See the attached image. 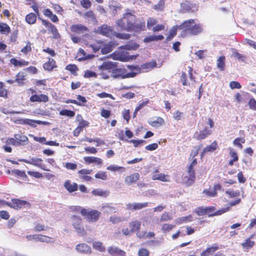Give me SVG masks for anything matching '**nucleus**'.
I'll list each match as a JSON object with an SVG mask.
<instances>
[{
    "mask_svg": "<svg viewBox=\"0 0 256 256\" xmlns=\"http://www.w3.org/2000/svg\"><path fill=\"white\" fill-rule=\"evenodd\" d=\"M128 12L123 14L122 18L118 20L116 22V26L120 30L130 32L132 28L133 24L135 23L136 17L132 12Z\"/></svg>",
    "mask_w": 256,
    "mask_h": 256,
    "instance_id": "obj_1",
    "label": "nucleus"
},
{
    "mask_svg": "<svg viewBox=\"0 0 256 256\" xmlns=\"http://www.w3.org/2000/svg\"><path fill=\"white\" fill-rule=\"evenodd\" d=\"M127 68L130 71V72H126V70L124 68H114L111 72L112 76L114 78H134L140 72V68L138 66L128 65Z\"/></svg>",
    "mask_w": 256,
    "mask_h": 256,
    "instance_id": "obj_2",
    "label": "nucleus"
},
{
    "mask_svg": "<svg viewBox=\"0 0 256 256\" xmlns=\"http://www.w3.org/2000/svg\"><path fill=\"white\" fill-rule=\"evenodd\" d=\"M180 30H182L186 34L196 35L202 31V26L194 22V20L190 19L184 22L179 26Z\"/></svg>",
    "mask_w": 256,
    "mask_h": 256,
    "instance_id": "obj_3",
    "label": "nucleus"
},
{
    "mask_svg": "<svg viewBox=\"0 0 256 256\" xmlns=\"http://www.w3.org/2000/svg\"><path fill=\"white\" fill-rule=\"evenodd\" d=\"M100 212L92 208H84L82 210L81 214L90 222H96L99 219Z\"/></svg>",
    "mask_w": 256,
    "mask_h": 256,
    "instance_id": "obj_4",
    "label": "nucleus"
},
{
    "mask_svg": "<svg viewBox=\"0 0 256 256\" xmlns=\"http://www.w3.org/2000/svg\"><path fill=\"white\" fill-rule=\"evenodd\" d=\"M72 222L78 235L84 236L86 234V232L82 224V218L80 216H73L72 217Z\"/></svg>",
    "mask_w": 256,
    "mask_h": 256,
    "instance_id": "obj_5",
    "label": "nucleus"
},
{
    "mask_svg": "<svg viewBox=\"0 0 256 256\" xmlns=\"http://www.w3.org/2000/svg\"><path fill=\"white\" fill-rule=\"evenodd\" d=\"M30 205L29 202L19 199H12L11 201L7 202V206L15 210L20 209L24 207H28Z\"/></svg>",
    "mask_w": 256,
    "mask_h": 256,
    "instance_id": "obj_6",
    "label": "nucleus"
},
{
    "mask_svg": "<svg viewBox=\"0 0 256 256\" xmlns=\"http://www.w3.org/2000/svg\"><path fill=\"white\" fill-rule=\"evenodd\" d=\"M20 161L24 162L26 163L34 165L37 166L40 169L46 170L50 171V170L46 168V166L42 164V160L38 158H32L29 160L22 159Z\"/></svg>",
    "mask_w": 256,
    "mask_h": 256,
    "instance_id": "obj_7",
    "label": "nucleus"
},
{
    "mask_svg": "<svg viewBox=\"0 0 256 256\" xmlns=\"http://www.w3.org/2000/svg\"><path fill=\"white\" fill-rule=\"evenodd\" d=\"M96 32L98 34H102L107 37H110L114 34L112 27L106 24H104L98 26L96 30Z\"/></svg>",
    "mask_w": 256,
    "mask_h": 256,
    "instance_id": "obj_8",
    "label": "nucleus"
},
{
    "mask_svg": "<svg viewBox=\"0 0 256 256\" xmlns=\"http://www.w3.org/2000/svg\"><path fill=\"white\" fill-rule=\"evenodd\" d=\"M206 213L209 216H219L230 210V207L223 208L222 209L214 212L216 209L213 206L206 207L205 208Z\"/></svg>",
    "mask_w": 256,
    "mask_h": 256,
    "instance_id": "obj_9",
    "label": "nucleus"
},
{
    "mask_svg": "<svg viewBox=\"0 0 256 256\" xmlns=\"http://www.w3.org/2000/svg\"><path fill=\"white\" fill-rule=\"evenodd\" d=\"M194 170H188L187 174L182 178L186 186H190L195 180Z\"/></svg>",
    "mask_w": 256,
    "mask_h": 256,
    "instance_id": "obj_10",
    "label": "nucleus"
},
{
    "mask_svg": "<svg viewBox=\"0 0 256 256\" xmlns=\"http://www.w3.org/2000/svg\"><path fill=\"white\" fill-rule=\"evenodd\" d=\"M148 202H134L126 204V209L130 210H137L148 206Z\"/></svg>",
    "mask_w": 256,
    "mask_h": 256,
    "instance_id": "obj_11",
    "label": "nucleus"
},
{
    "mask_svg": "<svg viewBox=\"0 0 256 256\" xmlns=\"http://www.w3.org/2000/svg\"><path fill=\"white\" fill-rule=\"evenodd\" d=\"M26 238L28 240H34L36 241H40L41 242H50V238L48 236H44V235H37V234H33V235H28L26 236Z\"/></svg>",
    "mask_w": 256,
    "mask_h": 256,
    "instance_id": "obj_12",
    "label": "nucleus"
},
{
    "mask_svg": "<svg viewBox=\"0 0 256 256\" xmlns=\"http://www.w3.org/2000/svg\"><path fill=\"white\" fill-rule=\"evenodd\" d=\"M158 172V170H156L152 173V179L153 180H159L162 182H170V176L164 174H157Z\"/></svg>",
    "mask_w": 256,
    "mask_h": 256,
    "instance_id": "obj_13",
    "label": "nucleus"
},
{
    "mask_svg": "<svg viewBox=\"0 0 256 256\" xmlns=\"http://www.w3.org/2000/svg\"><path fill=\"white\" fill-rule=\"evenodd\" d=\"M30 101L32 102H44L48 101V97L44 94H34L30 97Z\"/></svg>",
    "mask_w": 256,
    "mask_h": 256,
    "instance_id": "obj_14",
    "label": "nucleus"
},
{
    "mask_svg": "<svg viewBox=\"0 0 256 256\" xmlns=\"http://www.w3.org/2000/svg\"><path fill=\"white\" fill-rule=\"evenodd\" d=\"M116 66V62H104L102 64L98 66V70L100 71L112 70Z\"/></svg>",
    "mask_w": 256,
    "mask_h": 256,
    "instance_id": "obj_15",
    "label": "nucleus"
},
{
    "mask_svg": "<svg viewBox=\"0 0 256 256\" xmlns=\"http://www.w3.org/2000/svg\"><path fill=\"white\" fill-rule=\"evenodd\" d=\"M108 253L112 256H126V252L115 246L108 248Z\"/></svg>",
    "mask_w": 256,
    "mask_h": 256,
    "instance_id": "obj_16",
    "label": "nucleus"
},
{
    "mask_svg": "<svg viewBox=\"0 0 256 256\" xmlns=\"http://www.w3.org/2000/svg\"><path fill=\"white\" fill-rule=\"evenodd\" d=\"M140 176L138 173L135 172L130 176H128L124 178V182L127 185H130L132 183L136 182L139 178Z\"/></svg>",
    "mask_w": 256,
    "mask_h": 256,
    "instance_id": "obj_17",
    "label": "nucleus"
},
{
    "mask_svg": "<svg viewBox=\"0 0 256 256\" xmlns=\"http://www.w3.org/2000/svg\"><path fill=\"white\" fill-rule=\"evenodd\" d=\"M76 250L78 252L90 254L91 252V248L86 244H80L76 246Z\"/></svg>",
    "mask_w": 256,
    "mask_h": 256,
    "instance_id": "obj_18",
    "label": "nucleus"
},
{
    "mask_svg": "<svg viewBox=\"0 0 256 256\" xmlns=\"http://www.w3.org/2000/svg\"><path fill=\"white\" fill-rule=\"evenodd\" d=\"M87 30L88 28L82 24H74L71 26L72 32L78 34H82L87 31Z\"/></svg>",
    "mask_w": 256,
    "mask_h": 256,
    "instance_id": "obj_19",
    "label": "nucleus"
},
{
    "mask_svg": "<svg viewBox=\"0 0 256 256\" xmlns=\"http://www.w3.org/2000/svg\"><path fill=\"white\" fill-rule=\"evenodd\" d=\"M157 64L156 61H152L150 62L144 64L142 65L141 68H140V73L141 70H142L143 72H148V70H151L154 68L156 67Z\"/></svg>",
    "mask_w": 256,
    "mask_h": 256,
    "instance_id": "obj_20",
    "label": "nucleus"
},
{
    "mask_svg": "<svg viewBox=\"0 0 256 256\" xmlns=\"http://www.w3.org/2000/svg\"><path fill=\"white\" fill-rule=\"evenodd\" d=\"M64 187L66 190L70 192H72L77 190L78 186V184L75 183H72L70 180H67L64 184Z\"/></svg>",
    "mask_w": 256,
    "mask_h": 256,
    "instance_id": "obj_21",
    "label": "nucleus"
},
{
    "mask_svg": "<svg viewBox=\"0 0 256 256\" xmlns=\"http://www.w3.org/2000/svg\"><path fill=\"white\" fill-rule=\"evenodd\" d=\"M210 134V130L207 128H204L202 130L196 132L194 134V138L198 140L205 138Z\"/></svg>",
    "mask_w": 256,
    "mask_h": 256,
    "instance_id": "obj_22",
    "label": "nucleus"
},
{
    "mask_svg": "<svg viewBox=\"0 0 256 256\" xmlns=\"http://www.w3.org/2000/svg\"><path fill=\"white\" fill-rule=\"evenodd\" d=\"M92 193L96 196H101L102 197H107L110 194V191L108 190H102L100 188H97L94 190Z\"/></svg>",
    "mask_w": 256,
    "mask_h": 256,
    "instance_id": "obj_23",
    "label": "nucleus"
},
{
    "mask_svg": "<svg viewBox=\"0 0 256 256\" xmlns=\"http://www.w3.org/2000/svg\"><path fill=\"white\" fill-rule=\"evenodd\" d=\"M218 147V144L216 142H212L210 146L206 147L203 150L201 154V158H202L203 155L205 154L208 152H212L215 150Z\"/></svg>",
    "mask_w": 256,
    "mask_h": 256,
    "instance_id": "obj_24",
    "label": "nucleus"
},
{
    "mask_svg": "<svg viewBox=\"0 0 256 256\" xmlns=\"http://www.w3.org/2000/svg\"><path fill=\"white\" fill-rule=\"evenodd\" d=\"M84 160L86 162L91 164L96 163L98 164H102V160L101 158L94 157V156H85Z\"/></svg>",
    "mask_w": 256,
    "mask_h": 256,
    "instance_id": "obj_25",
    "label": "nucleus"
},
{
    "mask_svg": "<svg viewBox=\"0 0 256 256\" xmlns=\"http://www.w3.org/2000/svg\"><path fill=\"white\" fill-rule=\"evenodd\" d=\"M145 28V22L144 21L140 22L138 23H134L133 24L132 28L130 32H137L144 30Z\"/></svg>",
    "mask_w": 256,
    "mask_h": 256,
    "instance_id": "obj_26",
    "label": "nucleus"
},
{
    "mask_svg": "<svg viewBox=\"0 0 256 256\" xmlns=\"http://www.w3.org/2000/svg\"><path fill=\"white\" fill-rule=\"evenodd\" d=\"M101 210L104 213L111 214L116 212V208L108 204H106L103 205Z\"/></svg>",
    "mask_w": 256,
    "mask_h": 256,
    "instance_id": "obj_27",
    "label": "nucleus"
},
{
    "mask_svg": "<svg viewBox=\"0 0 256 256\" xmlns=\"http://www.w3.org/2000/svg\"><path fill=\"white\" fill-rule=\"evenodd\" d=\"M26 74L22 72H19L16 74L15 81L18 83L20 86H22L24 84L23 81L26 80Z\"/></svg>",
    "mask_w": 256,
    "mask_h": 256,
    "instance_id": "obj_28",
    "label": "nucleus"
},
{
    "mask_svg": "<svg viewBox=\"0 0 256 256\" xmlns=\"http://www.w3.org/2000/svg\"><path fill=\"white\" fill-rule=\"evenodd\" d=\"M232 56L236 58L238 60L242 61V62H245L246 60V56L245 55L240 54L238 52V51L235 49H232Z\"/></svg>",
    "mask_w": 256,
    "mask_h": 256,
    "instance_id": "obj_29",
    "label": "nucleus"
},
{
    "mask_svg": "<svg viewBox=\"0 0 256 256\" xmlns=\"http://www.w3.org/2000/svg\"><path fill=\"white\" fill-rule=\"evenodd\" d=\"M55 61L52 58H49L48 62L44 64L43 67L44 70H52L55 66Z\"/></svg>",
    "mask_w": 256,
    "mask_h": 256,
    "instance_id": "obj_30",
    "label": "nucleus"
},
{
    "mask_svg": "<svg viewBox=\"0 0 256 256\" xmlns=\"http://www.w3.org/2000/svg\"><path fill=\"white\" fill-rule=\"evenodd\" d=\"M149 124L152 126L158 127L164 124V120L162 118L158 117L156 120H150Z\"/></svg>",
    "mask_w": 256,
    "mask_h": 256,
    "instance_id": "obj_31",
    "label": "nucleus"
},
{
    "mask_svg": "<svg viewBox=\"0 0 256 256\" xmlns=\"http://www.w3.org/2000/svg\"><path fill=\"white\" fill-rule=\"evenodd\" d=\"M225 57L224 56H220L217 60V67L220 70H224L225 66Z\"/></svg>",
    "mask_w": 256,
    "mask_h": 256,
    "instance_id": "obj_32",
    "label": "nucleus"
},
{
    "mask_svg": "<svg viewBox=\"0 0 256 256\" xmlns=\"http://www.w3.org/2000/svg\"><path fill=\"white\" fill-rule=\"evenodd\" d=\"M178 30H180L179 26L176 25L174 26L170 30V34L166 38L167 40H170L173 38L176 34Z\"/></svg>",
    "mask_w": 256,
    "mask_h": 256,
    "instance_id": "obj_33",
    "label": "nucleus"
},
{
    "mask_svg": "<svg viewBox=\"0 0 256 256\" xmlns=\"http://www.w3.org/2000/svg\"><path fill=\"white\" fill-rule=\"evenodd\" d=\"M140 222L136 220L130 224V227L132 232L140 230Z\"/></svg>",
    "mask_w": 256,
    "mask_h": 256,
    "instance_id": "obj_34",
    "label": "nucleus"
},
{
    "mask_svg": "<svg viewBox=\"0 0 256 256\" xmlns=\"http://www.w3.org/2000/svg\"><path fill=\"white\" fill-rule=\"evenodd\" d=\"M36 20V15L34 13H30L26 17V22L30 24H34Z\"/></svg>",
    "mask_w": 256,
    "mask_h": 256,
    "instance_id": "obj_35",
    "label": "nucleus"
},
{
    "mask_svg": "<svg viewBox=\"0 0 256 256\" xmlns=\"http://www.w3.org/2000/svg\"><path fill=\"white\" fill-rule=\"evenodd\" d=\"M193 220L192 216L191 215L188 216H186L182 217L176 220V223L178 224H181L184 222H191Z\"/></svg>",
    "mask_w": 256,
    "mask_h": 256,
    "instance_id": "obj_36",
    "label": "nucleus"
},
{
    "mask_svg": "<svg viewBox=\"0 0 256 256\" xmlns=\"http://www.w3.org/2000/svg\"><path fill=\"white\" fill-rule=\"evenodd\" d=\"M10 62L12 64L14 65L15 66H27L28 64V62L26 60H22L21 61L18 60L16 58H12L10 60Z\"/></svg>",
    "mask_w": 256,
    "mask_h": 256,
    "instance_id": "obj_37",
    "label": "nucleus"
},
{
    "mask_svg": "<svg viewBox=\"0 0 256 256\" xmlns=\"http://www.w3.org/2000/svg\"><path fill=\"white\" fill-rule=\"evenodd\" d=\"M94 248L100 252H104L106 250L105 247L103 246L102 243L100 242H96L93 243Z\"/></svg>",
    "mask_w": 256,
    "mask_h": 256,
    "instance_id": "obj_38",
    "label": "nucleus"
},
{
    "mask_svg": "<svg viewBox=\"0 0 256 256\" xmlns=\"http://www.w3.org/2000/svg\"><path fill=\"white\" fill-rule=\"evenodd\" d=\"M10 26L6 23H0V32L3 34H7L10 32Z\"/></svg>",
    "mask_w": 256,
    "mask_h": 256,
    "instance_id": "obj_39",
    "label": "nucleus"
},
{
    "mask_svg": "<svg viewBox=\"0 0 256 256\" xmlns=\"http://www.w3.org/2000/svg\"><path fill=\"white\" fill-rule=\"evenodd\" d=\"M94 176L96 178L100 179L103 180H106L108 179L106 172L103 171H98L95 174Z\"/></svg>",
    "mask_w": 256,
    "mask_h": 256,
    "instance_id": "obj_40",
    "label": "nucleus"
},
{
    "mask_svg": "<svg viewBox=\"0 0 256 256\" xmlns=\"http://www.w3.org/2000/svg\"><path fill=\"white\" fill-rule=\"evenodd\" d=\"M112 50V43H109L102 48L101 52L102 54H106L111 52Z\"/></svg>",
    "mask_w": 256,
    "mask_h": 256,
    "instance_id": "obj_41",
    "label": "nucleus"
},
{
    "mask_svg": "<svg viewBox=\"0 0 256 256\" xmlns=\"http://www.w3.org/2000/svg\"><path fill=\"white\" fill-rule=\"evenodd\" d=\"M48 28L53 34V38L57 39L60 37V34L58 32L57 28L54 24H52Z\"/></svg>",
    "mask_w": 256,
    "mask_h": 256,
    "instance_id": "obj_42",
    "label": "nucleus"
},
{
    "mask_svg": "<svg viewBox=\"0 0 256 256\" xmlns=\"http://www.w3.org/2000/svg\"><path fill=\"white\" fill-rule=\"evenodd\" d=\"M14 138L20 141V143L22 142H28V138L26 136L22 134H16L14 135Z\"/></svg>",
    "mask_w": 256,
    "mask_h": 256,
    "instance_id": "obj_43",
    "label": "nucleus"
},
{
    "mask_svg": "<svg viewBox=\"0 0 256 256\" xmlns=\"http://www.w3.org/2000/svg\"><path fill=\"white\" fill-rule=\"evenodd\" d=\"M106 169L108 170L112 171V172H116L119 170H122L123 172H124L126 170V168L123 166H119L116 165H110L107 167Z\"/></svg>",
    "mask_w": 256,
    "mask_h": 256,
    "instance_id": "obj_44",
    "label": "nucleus"
},
{
    "mask_svg": "<svg viewBox=\"0 0 256 256\" xmlns=\"http://www.w3.org/2000/svg\"><path fill=\"white\" fill-rule=\"evenodd\" d=\"M124 220V219L120 216H118L116 215H114L110 217V222L114 224H118L122 221Z\"/></svg>",
    "mask_w": 256,
    "mask_h": 256,
    "instance_id": "obj_45",
    "label": "nucleus"
},
{
    "mask_svg": "<svg viewBox=\"0 0 256 256\" xmlns=\"http://www.w3.org/2000/svg\"><path fill=\"white\" fill-rule=\"evenodd\" d=\"M245 142V139L242 138H236L234 142V144L235 146H238L240 148H242V143H244Z\"/></svg>",
    "mask_w": 256,
    "mask_h": 256,
    "instance_id": "obj_46",
    "label": "nucleus"
},
{
    "mask_svg": "<svg viewBox=\"0 0 256 256\" xmlns=\"http://www.w3.org/2000/svg\"><path fill=\"white\" fill-rule=\"evenodd\" d=\"M60 114L61 116H66L70 117H73L75 115L74 112L68 110H63L60 111Z\"/></svg>",
    "mask_w": 256,
    "mask_h": 256,
    "instance_id": "obj_47",
    "label": "nucleus"
},
{
    "mask_svg": "<svg viewBox=\"0 0 256 256\" xmlns=\"http://www.w3.org/2000/svg\"><path fill=\"white\" fill-rule=\"evenodd\" d=\"M254 244V242L250 240V239H248L244 242L242 244V246L244 248L248 250L252 248Z\"/></svg>",
    "mask_w": 256,
    "mask_h": 256,
    "instance_id": "obj_48",
    "label": "nucleus"
},
{
    "mask_svg": "<svg viewBox=\"0 0 256 256\" xmlns=\"http://www.w3.org/2000/svg\"><path fill=\"white\" fill-rule=\"evenodd\" d=\"M128 142L132 143L134 144V147H137L140 145H142L144 143H146V141L142 140H127Z\"/></svg>",
    "mask_w": 256,
    "mask_h": 256,
    "instance_id": "obj_49",
    "label": "nucleus"
},
{
    "mask_svg": "<svg viewBox=\"0 0 256 256\" xmlns=\"http://www.w3.org/2000/svg\"><path fill=\"white\" fill-rule=\"evenodd\" d=\"M203 193L206 194V196L214 197L217 195V192H216L215 190H213L212 189L210 190H204L203 191Z\"/></svg>",
    "mask_w": 256,
    "mask_h": 256,
    "instance_id": "obj_50",
    "label": "nucleus"
},
{
    "mask_svg": "<svg viewBox=\"0 0 256 256\" xmlns=\"http://www.w3.org/2000/svg\"><path fill=\"white\" fill-rule=\"evenodd\" d=\"M48 228V226H45L44 224H36L34 227V230L35 232H40L46 230Z\"/></svg>",
    "mask_w": 256,
    "mask_h": 256,
    "instance_id": "obj_51",
    "label": "nucleus"
},
{
    "mask_svg": "<svg viewBox=\"0 0 256 256\" xmlns=\"http://www.w3.org/2000/svg\"><path fill=\"white\" fill-rule=\"evenodd\" d=\"M226 193L228 194L230 198H234L240 196L239 191H234L230 190H226Z\"/></svg>",
    "mask_w": 256,
    "mask_h": 256,
    "instance_id": "obj_52",
    "label": "nucleus"
},
{
    "mask_svg": "<svg viewBox=\"0 0 256 256\" xmlns=\"http://www.w3.org/2000/svg\"><path fill=\"white\" fill-rule=\"evenodd\" d=\"M12 174L16 175L20 178L26 177V175L24 172L21 171L19 170H12Z\"/></svg>",
    "mask_w": 256,
    "mask_h": 256,
    "instance_id": "obj_53",
    "label": "nucleus"
},
{
    "mask_svg": "<svg viewBox=\"0 0 256 256\" xmlns=\"http://www.w3.org/2000/svg\"><path fill=\"white\" fill-rule=\"evenodd\" d=\"M7 143L14 146H20L22 144L20 142L15 138H8L7 140Z\"/></svg>",
    "mask_w": 256,
    "mask_h": 256,
    "instance_id": "obj_54",
    "label": "nucleus"
},
{
    "mask_svg": "<svg viewBox=\"0 0 256 256\" xmlns=\"http://www.w3.org/2000/svg\"><path fill=\"white\" fill-rule=\"evenodd\" d=\"M157 23V21L154 18H148L147 21V27L148 29L151 28L152 26Z\"/></svg>",
    "mask_w": 256,
    "mask_h": 256,
    "instance_id": "obj_55",
    "label": "nucleus"
},
{
    "mask_svg": "<svg viewBox=\"0 0 256 256\" xmlns=\"http://www.w3.org/2000/svg\"><path fill=\"white\" fill-rule=\"evenodd\" d=\"M66 69L70 71L72 74H74L78 70V68L75 64H69L68 65Z\"/></svg>",
    "mask_w": 256,
    "mask_h": 256,
    "instance_id": "obj_56",
    "label": "nucleus"
},
{
    "mask_svg": "<svg viewBox=\"0 0 256 256\" xmlns=\"http://www.w3.org/2000/svg\"><path fill=\"white\" fill-rule=\"evenodd\" d=\"M77 164L74 163L67 162L65 164L64 167L68 170H75L77 168Z\"/></svg>",
    "mask_w": 256,
    "mask_h": 256,
    "instance_id": "obj_57",
    "label": "nucleus"
},
{
    "mask_svg": "<svg viewBox=\"0 0 256 256\" xmlns=\"http://www.w3.org/2000/svg\"><path fill=\"white\" fill-rule=\"evenodd\" d=\"M230 86L232 90L234 88L240 89L242 87L239 82L235 81L230 82Z\"/></svg>",
    "mask_w": 256,
    "mask_h": 256,
    "instance_id": "obj_58",
    "label": "nucleus"
},
{
    "mask_svg": "<svg viewBox=\"0 0 256 256\" xmlns=\"http://www.w3.org/2000/svg\"><path fill=\"white\" fill-rule=\"evenodd\" d=\"M174 226L170 224H165L162 226V230L163 232H169L172 229Z\"/></svg>",
    "mask_w": 256,
    "mask_h": 256,
    "instance_id": "obj_59",
    "label": "nucleus"
},
{
    "mask_svg": "<svg viewBox=\"0 0 256 256\" xmlns=\"http://www.w3.org/2000/svg\"><path fill=\"white\" fill-rule=\"evenodd\" d=\"M97 76V74L94 72L90 71V70H86L84 74V77L86 78H96Z\"/></svg>",
    "mask_w": 256,
    "mask_h": 256,
    "instance_id": "obj_60",
    "label": "nucleus"
},
{
    "mask_svg": "<svg viewBox=\"0 0 256 256\" xmlns=\"http://www.w3.org/2000/svg\"><path fill=\"white\" fill-rule=\"evenodd\" d=\"M28 174L30 176H32L38 178L42 177V174L38 172L28 171Z\"/></svg>",
    "mask_w": 256,
    "mask_h": 256,
    "instance_id": "obj_61",
    "label": "nucleus"
},
{
    "mask_svg": "<svg viewBox=\"0 0 256 256\" xmlns=\"http://www.w3.org/2000/svg\"><path fill=\"white\" fill-rule=\"evenodd\" d=\"M115 36L116 38L124 40H128L130 38V34H128L116 33Z\"/></svg>",
    "mask_w": 256,
    "mask_h": 256,
    "instance_id": "obj_62",
    "label": "nucleus"
},
{
    "mask_svg": "<svg viewBox=\"0 0 256 256\" xmlns=\"http://www.w3.org/2000/svg\"><path fill=\"white\" fill-rule=\"evenodd\" d=\"M85 151L89 154H95L98 152L97 150L94 147L86 146L84 148Z\"/></svg>",
    "mask_w": 256,
    "mask_h": 256,
    "instance_id": "obj_63",
    "label": "nucleus"
},
{
    "mask_svg": "<svg viewBox=\"0 0 256 256\" xmlns=\"http://www.w3.org/2000/svg\"><path fill=\"white\" fill-rule=\"evenodd\" d=\"M138 256H148L149 252L146 248H140L138 250Z\"/></svg>",
    "mask_w": 256,
    "mask_h": 256,
    "instance_id": "obj_64",
    "label": "nucleus"
}]
</instances>
